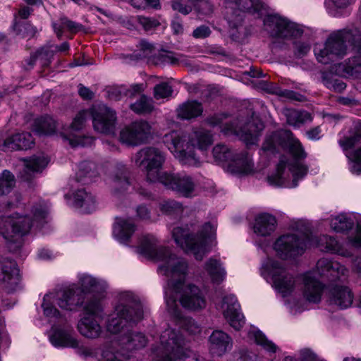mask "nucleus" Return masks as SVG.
<instances>
[{
    "instance_id": "28",
    "label": "nucleus",
    "mask_w": 361,
    "mask_h": 361,
    "mask_svg": "<svg viewBox=\"0 0 361 361\" xmlns=\"http://www.w3.org/2000/svg\"><path fill=\"white\" fill-rule=\"evenodd\" d=\"M324 290V286L314 275L307 272L303 276L302 294L304 298L309 302L319 303Z\"/></svg>"
},
{
    "instance_id": "2",
    "label": "nucleus",
    "mask_w": 361,
    "mask_h": 361,
    "mask_svg": "<svg viewBox=\"0 0 361 361\" xmlns=\"http://www.w3.org/2000/svg\"><path fill=\"white\" fill-rule=\"evenodd\" d=\"M143 310L141 303L129 293L120 297L119 304L109 317L106 324L108 331L118 334V344L126 350L144 348L147 340L145 335L134 332L131 326L142 319Z\"/></svg>"
},
{
    "instance_id": "18",
    "label": "nucleus",
    "mask_w": 361,
    "mask_h": 361,
    "mask_svg": "<svg viewBox=\"0 0 361 361\" xmlns=\"http://www.w3.org/2000/svg\"><path fill=\"white\" fill-rule=\"evenodd\" d=\"M264 26L265 30L273 37H296L302 33V30L298 25L277 14L267 16L264 20Z\"/></svg>"
},
{
    "instance_id": "6",
    "label": "nucleus",
    "mask_w": 361,
    "mask_h": 361,
    "mask_svg": "<svg viewBox=\"0 0 361 361\" xmlns=\"http://www.w3.org/2000/svg\"><path fill=\"white\" fill-rule=\"evenodd\" d=\"M216 224L208 222L203 225L197 235L190 233L188 226H177L172 230L173 238L185 252L192 253L196 259L202 260L208 251L207 247L215 238Z\"/></svg>"
},
{
    "instance_id": "8",
    "label": "nucleus",
    "mask_w": 361,
    "mask_h": 361,
    "mask_svg": "<svg viewBox=\"0 0 361 361\" xmlns=\"http://www.w3.org/2000/svg\"><path fill=\"white\" fill-rule=\"evenodd\" d=\"M73 286L70 288H62L54 292L47 293L43 298L42 307L46 317L55 320L61 317L59 311L54 306L56 303L63 310L73 311L82 304V298Z\"/></svg>"
},
{
    "instance_id": "4",
    "label": "nucleus",
    "mask_w": 361,
    "mask_h": 361,
    "mask_svg": "<svg viewBox=\"0 0 361 361\" xmlns=\"http://www.w3.org/2000/svg\"><path fill=\"white\" fill-rule=\"evenodd\" d=\"M48 215L44 202L35 204L29 215L2 216L0 218V235L6 241L11 251L15 252L22 245V236L26 235L32 226H41Z\"/></svg>"
},
{
    "instance_id": "25",
    "label": "nucleus",
    "mask_w": 361,
    "mask_h": 361,
    "mask_svg": "<svg viewBox=\"0 0 361 361\" xmlns=\"http://www.w3.org/2000/svg\"><path fill=\"white\" fill-rule=\"evenodd\" d=\"M90 115V112L88 111H80L74 118L72 123L70 126L71 133L69 135H63V137L65 140H67L69 145L73 147L79 146H86L91 145L93 142V139L90 137H81L75 135L73 133L81 130L86 121L87 117Z\"/></svg>"
},
{
    "instance_id": "1",
    "label": "nucleus",
    "mask_w": 361,
    "mask_h": 361,
    "mask_svg": "<svg viewBox=\"0 0 361 361\" xmlns=\"http://www.w3.org/2000/svg\"><path fill=\"white\" fill-rule=\"evenodd\" d=\"M279 146H287L295 159L281 158L276 173L267 177L268 183L274 186L295 188L298 181L307 174V168L298 160L305 159L307 154L300 142L289 130L274 133L268 136L262 145L264 152H274Z\"/></svg>"
},
{
    "instance_id": "40",
    "label": "nucleus",
    "mask_w": 361,
    "mask_h": 361,
    "mask_svg": "<svg viewBox=\"0 0 361 361\" xmlns=\"http://www.w3.org/2000/svg\"><path fill=\"white\" fill-rule=\"evenodd\" d=\"M204 269L213 283L219 284L225 279L226 272L219 260L210 258L206 262Z\"/></svg>"
},
{
    "instance_id": "33",
    "label": "nucleus",
    "mask_w": 361,
    "mask_h": 361,
    "mask_svg": "<svg viewBox=\"0 0 361 361\" xmlns=\"http://www.w3.org/2000/svg\"><path fill=\"white\" fill-rule=\"evenodd\" d=\"M33 144V139L30 133H16L7 137L0 146V149L4 151L27 149Z\"/></svg>"
},
{
    "instance_id": "55",
    "label": "nucleus",
    "mask_w": 361,
    "mask_h": 361,
    "mask_svg": "<svg viewBox=\"0 0 361 361\" xmlns=\"http://www.w3.org/2000/svg\"><path fill=\"white\" fill-rule=\"evenodd\" d=\"M172 92V87L168 82H161L154 87V97L156 99L168 98Z\"/></svg>"
},
{
    "instance_id": "52",
    "label": "nucleus",
    "mask_w": 361,
    "mask_h": 361,
    "mask_svg": "<svg viewBox=\"0 0 361 361\" xmlns=\"http://www.w3.org/2000/svg\"><path fill=\"white\" fill-rule=\"evenodd\" d=\"M53 56L54 51L51 50L50 46L43 47L40 48L39 50H37L35 55L31 56L29 64L30 66H32L35 63L37 59H39L42 61H43V66H48Z\"/></svg>"
},
{
    "instance_id": "31",
    "label": "nucleus",
    "mask_w": 361,
    "mask_h": 361,
    "mask_svg": "<svg viewBox=\"0 0 361 361\" xmlns=\"http://www.w3.org/2000/svg\"><path fill=\"white\" fill-rule=\"evenodd\" d=\"M73 332L71 327L56 328L50 337V341L54 345L57 347L80 348V343L73 336Z\"/></svg>"
},
{
    "instance_id": "9",
    "label": "nucleus",
    "mask_w": 361,
    "mask_h": 361,
    "mask_svg": "<svg viewBox=\"0 0 361 361\" xmlns=\"http://www.w3.org/2000/svg\"><path fill=\"white\" fill-rule=\"evenodd\" d=\"M157 361H184L190 351L185 348L184 339L179 331L166 329L160 336V345L155 350Z\"/></svg>"
},
{
    "instance_id": "13",
    "label": "nucleus",
    "mask_w": 361,
    "mask_h": 361,
    "mask_svg": "<svg viewBox=\"0 0 361 361\" xmlns=\"http://www.w3.org/2000/svg\"><path fill=\"white\" fill-rule=\"evenodd\" d=\"M262 275L272 281L274 288L283 296L290 293L295 287V279L280 262L267 258L262 266Z\"/></svg>"
},
{
    "instance_id": "37",
    "label": "nucleus",
    "mask_w": 361,
    "mask_h": 361,
    "mask_svg": "<svg viewBox=\"0 0 361 361\" xmlns=\"http://www.w3.org/2000/svg\"><path fill=\"white\" fill-rule=\"evenodd\" d=\"M23 161L25 168L22 176L25 180H29L34 173L42 172L49 161L44 155H34Z\"/></svg>"
},
{
    "instance_id": "39",
    "label": "nucleus",
    "mask_w": 361,
    "mask_h": 361,
    "mask_svg": "<svg viewBox=\"0 0 361 361\" xmlns=\"http://www.w3.org/2000/svg\"><path fill=\"white\" fill-rule=\"evenodd\" d=\"M74 204L75 207L80 208L82 212L90 213L96 209V201L91 194L85 190H78L74 194Z\"/></svg>"
},
{
    "instance_id": "26",
    "label": "nucleus",
    "mask_w": 361,
    "mask_h": 361,
    "mask_svg": "<svg viewBox=\"0 0 361 361\" xmlns=\"http://www.w3.org/2000/svg\"><path fill=\"white\" fill-rule=\"evenodd\" d=\"M109 187L114 195L120 196L124 194L130 186L129 173L124 164L118 162L109 176Z\"/></svg>"
},
{
    "instance_id": "45",
    "label": "nucleus",
    "mask_w": 361,
    "mask_h": 361,
    "mask_svg": "<svg viewBox=\"0 0 361 361\" xmlns=\"http://www.w3.org/2000/svg\"><path fill=\"white\" fill-rule=\"evenodd\" d=\"M284 115L286 117L287 123L295 127H298L301 124L312 120L311 114L305 111H300L295 109H286Z\"/></svg>"
},
{
    "instance_id": "59",
    "label": "nucleus",
    "mask_w": 361,
    "mask_h": 361,
    "mask_svg": "<svg viewBox=\"0 0 361 361\" xmlns=\"http://www.w3.org/2000/svg\"><path fill=\"white\" fill-rule=\"evenodd\" d=\"M352 159L353 161V164L352 166V171L355 173H360L361 172V147L354 152Z\"/></svg>"
},
{
    "instance_id": "17",
    "label": "nucleus",
    "mask_w": 361,
    "mask_h": 361,
    "mask_svg": "<svg viewBox=\"0 0 361 361\" xmlns=\"http://www.w3.org/2000/svg\"><path fill=\"white\" fill-rule=\"evenodd\" d=\"M238 121L225 123L221 126V130L225 135H235L246 145H252L257 142L259 133L264 128V124L260 120L252 118V121L245 126L238 127Z\"/></svg>"
},
{
    "instance_id": "34",
    "label": "nucleus",
    "mask_w": 361,
    "mask_h": 361,
    "mask_svg": "<svg viewBox=\"0 0 361 361\" xmlns=\"http://www.w3.org/2000/svg\"><path fill=\"white\" fill-rule=\"evenodd\" d=\"M78 279L81 288H79L75 284H72L69 286H67L66 288H70L73 286H75L77 288V291L79 292L82 298H83L82 293H96L101 294L106 288V284L105 282L93 278L90 275L85 274H80ZM83 300L84 299H82V300Z\"/></svg>"
},
{
    "instance_id": "60",
    "label": "nucleus",
    "mask_w": 361,
    "mask_h": 361,
    "mask_svg": "<svg viewBox=\"0 0 361 361\" xmlns=\"http://www.w3.org/2000/svg\"><path fill=\"white\" fill-rule=\"evenodd\" d=\"M144 84H133L129 87H126L125 97H133L137 94L142 92L144 90Z\"/></svg>"
},
{
    "instance_id": "58",
    "label": "nucleus",
    "mask_w": 361,
    "mask_h": 361,
    "mask_svg": "<svg viewBox=\"0 0 361 361\" xmlns=\"http://www.w3.org/2000/svg\"><path fill=\"white\" fill-rule=\"evenodd\" d=\"M340 232L348 231L353 228L354 225V221L351 216H348L346 214H340Z\"/></svg>"
},
{
    "instance_id": "27",
    "label": "nucleus",
    "mask_w": 361,
    "mask_h": 361,
    "mask_svg": "<svg viewBox=\"0 0 361 361\" xmlns=\"http://www.w3.org/2000/svg\"><path fill=\"white\" fill-rule=\"evenodd\" d=\"M0 281L8 292L17 288L20 283V274L14 261L0 259Z\"/></svg>"
},
{
    "instance_id": "5",
    "label": "nucleus",
    "mask_w": 361,
    "mask_h": 361,
    "mask_svg": "<svg viewBox=\"0 0 361 361\" xmlns=\"http://www.w3.org/2000/svg\"><path fill=\"white\" fill-rule=\"evenodd\" d=\"M307 245L319 247L322 251L337 252L338 241L327 235L309 237L306 231L300 233H288L279 237L274 243L276 254L281 259H286L301 255Z\"/></svg>"
},
{
    "instance_id": "53",
    "label": "nucleus",
    "mask_w": 361,
    "mask_h": 361,
    "mask_svg": "<svg viewBox=\"0 0 361 361\" xmlns=\"http://www.w3.org/2000/svg\"><path fill=\"white\" fill-rule=\"evenodd\" d=\"M354 295L347 286L340 285V309L350 307L353 302Z\"/></svg>"
},
{
    "instance_id": "48",
    "label": "nucleus",
    "mask_w": 361,
    "mask_h": 361,
    "mask_svg": "<svg viewBox=\"0 0 361 361\" xmlns=\"http://www.w3.org/2000/svg\"><path fill=\"white\" fill-rule=\"evenodd\" d=\"M119 345L118 341L112 345L106 346L102 351L103 361H125L128 355L125 353H119L116 350V346Z\"/></svg>"
},
{
    "instance_id": "15",
    "label": "nucleus",
    "mask_w": 361,
    "mask_h": 361,
    "mask_svg": "<svg viewBox=\"0 0 361 361\" xmlns=\"http://www.w3.org/2000/svg\"><path fill=\"white\" fill-rule=\"evenodd\" d=\"M85 310L88 314L82 318L78 324L79 332L88 338H98L102 328L95 317L102 319V305L99 299L90 300L85 307Z\"/></svg>"
},
{
    "instance_id": "57",
    "label": "nucleus",
    "mask_w": 361,
    "mask_h": 361,
    "mask_svg": "<svg viewBox=\"0 0 361 361\" xmlns=\"http://www.w3.org/2000/svg\"><path fill=\"white\" fill-rule=\"evenodd\" d=\"M15 30L17 33L23 37H32L36 33V29L30 23H23L20 25H15Z\"/></svg>"
},
{
    "instance_id": "10",
    "label": "nucleus",
    "mask_w": 361,
    "mask_h": 361,
    "mask_svg": "<svg viewBox=\"0 0 361 361\" xmlns=\"http://www.w3.org/2000/svg\"><path fill=\"white\" fill-rule=\"evenodd\" d=\"M135 165L146 173L147 180L151 183L159 182L166 173L161 169L166 161L165 153L154 147H143L133 157Z\"/></svg>"
},
{
    "instance_id": "36",
    "label": "nucleus",
    "mask_w": 361,
    "mask_h": 361,
    "mask_svg": "<svg viewBox=\"0 0 361 361\" xmlns=\"http://www.w3.org/2000/svg\"><path fill=\"white\" fill-rule=\"evenodd\" d=\"M135 231V226L130 219L116 218L114 225L113 234L121 243L128 241Z\"/></svg>"
},
{
    "instance_id": "12",
    "label": "nucleus",
    "mask_w": 361,
    "mask_h": 361,
    "mask_svg": "<svg viewBox=\"0 0 361 361\" xmlns=\"http://www.w3.org/2000/svg\"><path fill=\"white\" fill-rule=\"evenodd\" d=\"M226 18L231 30L240 33L243 30L244 13H258L264 9L261 0H224Z\"/></svg>"
},
{
    "instance_id": "23",
    "label": "nucleus",
    "mask_w": 361,
    "mask_h": 361,
    "mask_svg": "<svg viewBox=\"0 0 361 361\" xmlns=\"http://www.w3.org/2000/svg\"><path fill=\"white\" fill-rule=\"evenodd\" d=\"M220 310L227 322L235 330L239 331L244 326L245 317L234 295L225 296L220 305Z\"/></svg>"
},
{
    "instance_id": "35",
    "label": "nucleus",
    "mask_w": 361,
    "mask_h": 361,
    "mask_svg": "<svg viewBox=\"0 0 361 361\" xmlns=\"http://www.w3.org/2000/svg\"><path fill=\"white\" fill-rule=\"evenodd\" d=\"M276 225V220L274 216L262 214L256 217L253 231L257 235L267 236L274 231Z\"/></svg>"
},
{
    "instance_id": "46",
    "label": "nucleus",
    "mask_w": 361,
    "mask_h": 361,
    "mask_svg": "<svg viewBox=\"0 0 361 361\" xmlns=\"http://www.w3.org/2000/svg\"><path fill=\"white\" fill-rule=\"evenodd\" d=\"M159 207L162 213L169 216H179L183 212V204L174 200H164Z\"/></svg>"
},
{
    "instance_id": "63",
    "label": "nucleus",
    "mask_w": 361,
    "mask_h": 361,
    "mask_svg": "<svg viewBox=\"0 0 361 361\" xmlns=\"http://www.w3.org/2000/svg\"><path fill=\"white\" fill-rule=\"evenodd\" d=\"M211 34V30L206 25H201L193 30L192 36L197 39L207 37Z\"/></svg>"
},
{
    "instance_id": "21",
    "label": "nucleus",
    "mask_w": 361,
    "mask_h": 361,
    "mask_svg": "<svg viewBox=\"0 0 361 361\" xmlns=\"http://www.w3.org/2000/svg\"><path fill=\"white\" fill-rule=\"evenodd\" d=\"M90 115L92 118L94 129L100 133H113L116 126V112L105 105L94 106Z\"/></svg>"
},
{
    "instance_id": "43",
    "label": "nucleus",
    "mask_w": 361,
    "mask_h": 361,
    "mask_svg": "<svg viewBox=\"0 0 361 361\" xmlns=\"http://www.w3.org/2000/svg\"><path fill=\"white\" fill-rule=\"evenodd\" d=\"M56 127V122L49 116L37 118L35 121V130L39 135H51L55 132Z\"/></svg>"
},
{
    "instance_id": "19",
    "label": "nucleus",
    "mask_w": 361,
    "mask_h": 361,
    "mask_svg": "<svg viewBox=\"0 0 361 361\" xmlns=\"http://www.w3.org/2000/svg\"><path fill=\"white\" fill-rule=\"evenodd\" d=\"M151 135V126L145 121H137L124 127L119 135V140L129 146H137L146 142Z\"/></svg>"
},
{
    "instance_id": "30",
    "label": "nucleus",
    "mask_w": 361,
    "mask_h": 361,
    "mask_svg": "<svg viewBox=\"0 0 361 361\" xmlns=\"http://www.w3.org/2000/svg\"><path fill=\"white\" fill-rule=\"evenodd\" d=\"M233 346L231 337L221 330H216L209 336V351L216 356H222L230 351Z\"/></svg>"
},
{
    "instance_id": "3",
    "label": "nucleus",
    "mask_w": 361,
    "mask_h": 361,
    "mask_svg": "<svg viewBox=\"0 0 361 361\" xmlns=\"http://www.w3.org/2000/svg\"><path fill=\"white\" fill-rule=\"evenodd\" d=\"M163 142L180 164L199 167L201 160L196 149L207 151L212 145L213 138L209 131L198 129L189 133L171 131L164 136Z\"/></svg>"
},
{
    "instance_id": "7",
    "label": "nucleus",
    "mask_w": 361,
    "mask_h": 361,
    "mask_svg": "<svg viewBox=\"0 0 361 361\" xmlns=\"http://www.w3.org/2000/svg\"><path fill=\"white\" fill-rule=\"evenodd\" d=\"M317 61L324 65L331 64L323 73V82L325 86L336 91L338 89V34L333 33L325 42L324 44H317L314 49Z\"/></svg>"
},
{
    "instance_id": "14",
    "label": "nucleus",
    "mask_w": 361,
    "mask_h": 361,
    "mask_svg": "<svg viewBox=\"0 0 361 361\" xmlns=\"http://www.w3.org/2000/svg\"><path fill=\"white\" fill-rule=\"evenodd\" d=\"M166 301L173 298L185 309L190 310H200L207 305V300L203 291L196 285L192 283L180 286L177 290H166Z\"/></svg>"
},
{
    "instance_id": "54",
    "label": "nucleus",
    "mask_w": 361,
    "mask_h": 361,
    "mask_svg": "<svg viewBox=\"0 0 361 361\" xmlns=\"http://www.w3.org/2000/svg\"><path fill=\"white\" fill-rule=\"evenodd\" d=\"M80 27V25L70 20L66 17L63 16L60 18V23H53V27L58 37H61L62 35V29L66 27L70 31H75Z\"/></svg>"
},
{
    "instance_id": "32",
    "label": "nucleus",
    "mask_w": 361,
    "mask_h": 361,
    "mask_svg": "<svg viewBox=\"0 0 361 361\" xmlns=\"http://www.w3.org/2000/svg\"><path fill=\"white\" fill-rule=\"evenodd\" d=\"M166 307L168 311L177 319L178 325L185 329L191 334H195L200 332V327L197 323L191 318L184 317L181 313L180 309L173 298L167 299Z\"/></svg>"
},
{
    "instance_id": "29",
    "label": "nucleus",
    "mask_w": 361,
    "mask_h": 361,
    "mask_svg": "<svg viewBox=\"0 0 361 361\" xmlns=\"http://www.w3.org/2000/svg\"><path fill=\"white\" fill-rule=\"evenodd\" d=\"M226 167V170L233 174H249L254 171V163L247 152H235Z\"/></svg>"
},
{
    "instance_id": "16",
    "label": "nucleus",
    "mask_w": 361,
    "mask_h": 361,
    "mask_svg": "<svg viewBox=\"0 0 361 361\" xmlns=\"http://www.w3.org/2000/svg\"><path fill=\"white\" fill-rule=\"evenodd\" d=\"M159 183L167 189L184 197H194L197 186L195 178L185 173H164Z\"/></svg>"
},
{
    "instance_id": "20",
    "label": "nucleus",
    "mask_w": 361,
    "mask_h": 361,
    "mask_svg": "<svg viewBox=\"0 0 361 361\" xmlns=\"http://www.w3.org/2000/svg\"><path fill=\"white\" fill-rule=\"evenodd\" d=\"M317 268L322 276L326 277L332 281L325 288L326 303L330 306L337 307L338 302V288L337 279L338 278V268L334 267L332 262L327 259H321L317 262Z\"/></svg>"
},
{
    "instance_id": "49",
    "label": "nucleus",
    "mask_w": 361,
    "mask_h": 361,
    "mask_svg": "<svg viewBox=\"0 0 361 361\" xmlns=\"http://www.w3.org/2000/svg\"><path fill=\"white\" fill-rule=\"evenodd\" d=\"M269 92L275 94L279 97L292 100V101H298L302 102L305 100V97L300 94L298 92L288 90H283L277 85H271L270 88L269 89Z\"/></svg>"
},
{
    "instance_id": "44",
    "label": "nucleus",
    "mask_w": 361,
    "mask_h": 361,
    "mask_svg": "<svg viewBox=\"0 0 361 361\" xmlns=\"http://www.w3.org/2000/svg\"><path fill=\"white\" fill-rule=\"evenodd\" d=\"M248 337L257 345L262 346L269 354L275 353L278 350V347L272 341L268 340L262 332L259 330H250L248 332Z\"/></svg>"
},
{
    "instance_id": "38",
    "label": "nucleus",
    "mask_w": 361,
    "mask_h": 361,
    "mask_svg": "<svg viewBox=\"0 0 361 361\" xmlns=\"http://www.w3.org/2000/svg\"><path fill=\"white\" fill-rule=\"evenodd\" d=\"M202 104L195 100L187 101L176 109L178 117L182 119L196 118L202 114Z\"/></svg>"
},
{
    "instance_id": "62",
    "label": "nucleus",
    "mask_w": 361,
    "mask_h": 361,
    "mask_svg": "<svg viewBox=\"0 0 361 361\" xmlns=\"http://www.w3.org/2000/svg\"><path fill=\"white\" fill-rule=\"evenodd\" d=\"M310 49V47L307 43L300 42L295 43V54L298 57L305 56L309 52Z\"/></svg>"
},
{
    "instance_id": "42",
    "label": "nucleus",
    "mask_w": 361,
    "mask_h": 361,
    "mask_svg": "<svg viewBox=\"0 0 361 361\" xmlns=\"http://www.w3.org/2000/svg\"><path fill=\"white\" fill-rule=\"evenodd\" d=\"M235 153V152L224 144H218L215 145L212 149V155L214 161L224 166L228 165Z\"/></svg>"
},
{
    "instance_id": "64",
    "label": "nucleus",
    "mask_w": 361,
    "mask_h": 361,
    "mask_svg": "<svg viewBox=\"0 0 361 361\" xmlns=\"http://www.w3.org/2000/svg\"><path fill=\"white\" fill-rule=\"evenodd\" d=\"M349 241L354 247H361V224H357L355 235L349 238Z\"/></svg>"
},
{
    "instance_id": "56",
    "label": "nucleus",
    "mask_w": 361,
    "mask_h": 361,
    "mask_svg": "<svg viewBox=\"0 0 361 361\" xmlns=\"http://www.w3.org/2000/svg\"><path fill=\"white\" fill-rule=\"evenodd\" d=\"M133 20L139 23L145 31L151 30L159 25V23L156 19L142 16H135Z\"/></svg>"
},
{
    "instance_id": "51",
    "label": "nucleus",
    "mask_w": 361,
    "mask_h": 361,
    "mask_svg": "<svg viewBox=\"0 0 361 361\" xmlns=\"http://www.w3.org/2000/svg\"><path fill=\"white\" fill-rule=\"evenodd\" d=\"M130 109L137 114L149 113L153 109L152 99L142 95L135 103L130 104Z\"/></svg>"
},
{
    "instance_id": "47",
    "label": "nucleus",
    "mask_w": 361,
    "mask_h": 361,
    "mask_svg": "<svg viewBox=\"0 0 361 361\" xmlns=\"http://www.w3.org/2000/svg\"><path fill=\"white\" fill-rule=\"evenodd\" d=\"M348 42L357 48L361 52V32L357 30L351 31L340 30V51H341V43Z\"/></svg>"
},
{
    "instance_id": "41",
    "label": "nucleus",
    "mask_w": 361,
    "mask_h": 361,
    "mask_svg": "<svg viewBox=\"0 0 361 361\" xmlns=\"http://www.w3.org/2000/svg\"><path fill=\"white\" fill-rule=\"evenodd\" d=\"M99 174L97 164L92 161H85L79 164V169L76 173L78 181L87 183L89 180L97 177Z\"/></svg>"
},
{
    "instance_id": "50",
    "label": "nucleus",
    "mask_w": 361,
    "mask_h": 361,
    "mask_svg": "<svg viewBox=\"0 0 361 361\" xmlns=\"http://www.w3.org/2000/svg\"><path fill=\"white\" fill-rule=\"evenodd\" d=\"M14 185V176L7 170L4 171L0 174V196L9 193Z\"/></svg>"
},
{
    "instance_id": "11",
    "label": "nucleus",
    "mask_w": 361,
    "mask_h": 361,
    "mask_svg": "<svg viewBox=\"0 0 361 361\" xmlns=\"http://www.w3.org/2000/svg\"><path fill=\"white\" fill-rule=\"evenodd\" d=\"M158 271L169 278V289L177 290L185 283L189 274L188 262L169 250L160 260Z\"/></svg>"
},
{
    "instance_id": "61",
    "label": "nucleus",
    "mask_w": 361,
    "mask_h": 361,
    "mask_svg": "<svg viewBox=\"0 0 361 361\" xmlns=\"http://www.w3.org/2000/svg\"><path fill=\"white\" fill-rule=\"evenodd\" d=\"M125 86L110 90L108 92L109 99L115 101L121 99L123 97H125Z\"/></svg>"
},
{
    "instance_id": "22",
    "label": "nucleus",
    "mask_w": 361,
    "mask_h": 361,
    "mask_svg": "<svg viewBox=\"0 0 361 361\" xmlns=\"http://www.w3.org/2000/svg\"><path fill=\"white\" fill-rule=\"evenodd\" d=\"M132 56L137 59H148L150 62L157 66L175 65L176 60L175 53L161 51L157 54L154 47L145 40L140 41L137 46V50L133 53Z\"/></svg>"
},
{
    "instance_id": "24",
    "label": "nucleus",
    "mask_w": 361,
    "mask_h": 361,
    "mask_svg": "<svg viewBox=\"0 0 361 361\" xmlns=\"http://www.w3.org/2000/svg\"><path fill=\"white\" fill-rule=\"evenodd\" d=\"M169 250V247L161 245L157 238L152 234L143 235L140 238L137 247L138 253L157 262H160Z\"/></svg>"
}]
</instances>
